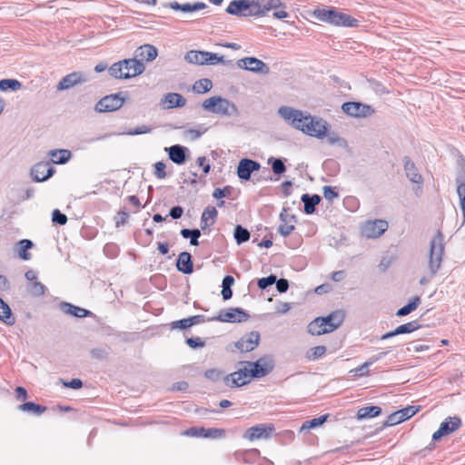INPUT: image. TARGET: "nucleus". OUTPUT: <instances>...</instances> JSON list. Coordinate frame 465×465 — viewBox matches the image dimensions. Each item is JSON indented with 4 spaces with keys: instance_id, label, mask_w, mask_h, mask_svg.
Listing matches in <instances>:
<instances>
[{
    "instance_id": "nucleus-17",
    "label": "nucleus",
    "mask_w": 465,
    "mask_h": 465,
    "mask_svg": "<svg viewBox=\"0 0 465 465\" xmlns=\"http://www.w3.org/2000/svg\"><path fill=\"white\" fill-rule=\"evenodd\" d=\"M261 168L260 163L257 161L243 158L240 160L237 166V175L241 180L249 181L253 172L259 171Z\"/></svg>"
},
{
    "instance_id": "nucleus-32",
    "label": "nucleus",
    "mask_w": 465,
    "mask_h": 465,
    "mask_svg": "<svg viewBox=\"0 0 465 465\" xmlns=\"http://www.w3.org/2000/svg\"><path fill=\"white\" fill-rule=\"evenodd\" d=\"M60 308H61L62 312H64L65 314H69V315L74 316L76 318L88 317L93 314L92 312H90L84 308L75 306L69 302H62L60 304Z\"/></svg>"
},
{
    "instance_id": "nucleus-31",
    "label": "nucleus",
    "mask_w": 465,
    "mask_h": 465,
    "mask_svg": "<svg viewBox=\"0 0 465 465\" xmlns=\"http://www.w3.org/2000/svg\"><path fill=\"white\" fill-rule=\"evenodd\" d=\"M272 430V428H269V431L267 430V427L263 424H259L256 426H252L249 428L244 437L248 439L249 440H254L262 438H268L270 435V432Z\"/></svg>"
},
{
    "instance_id": "nucleus-4",
    "label": "nucleus",
    "mask_w": 465,
    "mask_h": 465,
    "mask_svg": "<svg viewBox=\"0 0 465 465\" xmlns=\"http://www.w3.org/2000/svg\"><path fill=\"white\" fill-rule=\"evenodd\" d=\"M202 106L206 111L223 116L236 117L240 114L233 102L221 96H212L206 99Z\"/></svg>"
},
{
    "instance_id": "nucleus-63",
    "label": "nucleus",
    "mask_w": 465,
    "mask_h": 465,
    "mask_svg": "<svg viewBox=\"0 0 465 465\" xmlns=\"http://www.w3.org/2000/svg\"><path fill=\"white\" fill-rule=\"evenodd\" d=\"M154 175L158 179H163L166 177V172H165V163L163 162H157L154 164Z\"/></svg>"
},
{
    "instance_id": "nucleus-7",
    "label": "nucleus",
    "mask_w": 465,
    "mask_h": 465,
    "mask_svg": "<svg viewBox=\"0 0 465 465\" xmlns=\"http://www.w3.org/2000/svg\"><path fill=\"white\" fill-rule=\"evenodd\" d=\"M329 124L322 118L315 117L310 114L307 115V121L305 128L302 129V133L318 139H322L326 135Z\"/></svg>"
},
{
    "instance_id": "nucleus-19",
    "label": "nucleus",
    "mask_w": 465,
    "mask_h": 465,
    "mask_svg": "<svg viewBox=\"0 0 465 465\" xmlns=\"http://www.w3.org/2000/svg\"><path fill=\"white\" fill-rule=\"evenodd\" d=\"M123 71L124 74V79L135 77L143 74L145 70V65L143 62L136 58H129L122 60Z\"/></svg>"
},
{
    "instance_id": "nucleus-44",
    "label": "nucleus",
    "mask_w": 465,
    "mask_h": 465,
    "mask_svg": "<svg viewBox=\"0 0 465 465\" xmlns=\"http://www.w3.org/2000/svg\"><path fill=\"white\" fill-rule=\"evenodd\" d=\"M268 164L271 165L272 173L276 175H281L286 172V165L282 158L270 157Z\"/></svg>"
},
{
    "instance_id": "nucleus-36",
    "label": "nucleus",
    "mask_w": 465,
    "mask_h": 465,
    "mask_svg": "<svg viewBox=\"0 0 465 465\" xmlns=\"http://www.w3.org/2000/svg\"><path fill=\"white\" fill-rule=\"evenodd\" d=\"M0 320L6 325H14L15 318L12 313L10 306L0 297Z\"/></svg>"
},
{
    "instance_id": "nucleus-28",
    "label": "nucleus",
    "mask_w": 465,
    "mask_h": 465,
    "mask_svg": "<svg viewBox=\"0 0 465 465\" xmlns=\"http://www.w3.org/2000/svg\"><path fill=\"white\" fill-rule=\"evenodd\" d=\"M177 270L184 274H191L193 272L192 255L188 252H182L176 262Z\"/></svg>"
},
{
    "instance_id": "nucleus-37",
    "label": "nucleus",
    "mask_w": 465,
    "mask_h": 465,
    "mask_svg": "<svg viewBox=\"0 0 465 465\" xmlns=\"http://www.w3.org/2000/svg\"><path fill=\"white\" fill-rule=\"evenodd\" d=\"M207 56L206 51L191 50L185 55V60L190 64H205Z\"/></svg>"
},
{
    "instance_id": "nucleus-48",
    "label": "nucleus",
    "mask_w": 465,
    "mask_h": 465,
    "mask_svg": "<svg viewBox=\"0 0 465 465\" xmlns=\"http://www.w3.org/2000/svg\"><path fill=\"white\" fill-rule=\"evenodd\" d=\"M328 417H329L328 414H324L318 418H313L310 420H306L302 425L300 430L302 431L305 430H310V429H314L316 427H319V426L322 425L327 420Z\"/></svg>"
},
{
    "instance_id": "nucleus-6",
    "label": "nucleus",
    "mask_w": 465,
    "mask_h": 465,
    "mask_svg": "<svg viewBox=\"0 0 465 465\" xmlns=\"http://www.w3.org/2000/svg\"><path fill=\"white\" fill-rule=\"evenodd\" d=\"M126 101L123 92L111 94L101 98L95 104L94 110L98 113H110L122 108Z\"/></svg>"
},
{
    "instance_id": "nucleus-5",
    "label": "nucleus",
    "mask_w": 465,
    "mask_h": 465,
    "mask_svg": "<svg viewBox=\"0 0 465 465\" xmlns=\"http://www.w3.org/2000/svg\"><path fill=\"white\" fill-rule=\"evenodd\" d=\"M279 115L293 128L302 131L305 128L307 115L309 113L293 109L288 106H281L278 110Z\"/></svg>"
},
{
    "instance_id": "nucleus-40",
    "label": "nucleus",
    "mask_w": 465,
    "mask_h": 465,
    "mask_svg": "<svg viewBox=\"0 0 465 465\" xmlns=\"http://www.w3.org/2000/svg\"><path fill=\"white\" fill-rule=\"evenodd\" d=\"M18 409L25 412H31L35 415H41L46 410V407L36 404L33 401H27L18 406Z\"/></svg>"
},
{
    "instance_id": "nucleus-62",
    "label": "nucleus",
    "mask_w": 465,
    "mask_h": 465,
    "mask_svg": "<svg viewBox=\"0 0 465 465\" xmlns=\"http://www.w3.org/2000/svg\"><path fill=\"white\" fill-rule=\"evenodd\" d=\"M373 363V361H366L362 365L355 368L351 371L354 372L355 376H365L369 373V366Z\"/></svg>"
},
{
    "instance_id": "nucleus-55",
    "label": "nucleus",
    "mask_w": 465,
    "mask_h": 465,
    "mask_svg": "<svg viewBox=\"0 0 465 465\" xmlns=\"http://www.w3.org/2000/svg\"><path fill=\"white\" fill-rule=\"evenodd\" d=\"M326 352V347L323 345H319L312 348L308 353V359L310 360H317L323 356Z\"/></svg>"
},
{
    "instance_id": "nucleus-10",
    "label": "nucleus",
    "mask_w": 465,
    "mask_h": 465,
    "mask_svg": "<svg viewBox=\"0 0 465 465\" xmlns=\"http://www.w3.org/2000/svg\"><path fill=\"white\" fill-rule=\"evenodd\" d=\"M243 367L239 368L236 371L230 373L223 378L226 386L234 388L243 386L251 381L252 377L249 371V367L242 364Z\"/></svg>"
},
{
    "instance_id": "nucleus-58",
    "label": "nucleus",
    "mask_w": 465,
    "mask_h": 465,
    "mask_svg": "<svg viewBox=\"0 0 465 465\" xmlns=\"http://www.w3.org/2000/svg\"><path fill=\"white\" fill-rule=\"evenodd\" d=\"M322 193L326 200L332 202L335 198L339 197V193L334 187L325 185L322 188Z\"/></svg>"
},
{
    "instance_id": "nucleus-26",
    "label": "nucleus",
    "mask_w": 465,
    "mask_h": 465,
    "mask_svg": "<svg viewBox=\"0 0 465 465\" xmlns=\"http://www.w3.org/2000/svg\"><path fill=\"white\" fill-rule=\"evenodd\" d=\"M321 321L326 327L327 332H331L338 329L344 321V313L342 311H335L328 314L326 317H321Z\"/></svg>"
},
{
    "instance_id": "nucleus-20",
    "label": "nucleus",
    "mask_w": 465,
    "mask_h": 465,
    "mask_svg": "<svg viewBox=\"0 0 465 465\" xmlns=\"http://www.w3.org/2000/svg\"><path fill=\"white\" fill-rule=\"evenodd\" d=\"M123 71L124 74V79L135 77L143 74L145 70V65L143 62L136 58H129L122 60Z\"/></svg>"
},
{
    "instance_id": "nucleus-29",
    "label": "nucleus",
    "mask_w": 465,
    "mask_h": 465,
    "mask_svg": "<svg viewBox=\"0 0 465 465\" xmlns=\"http://www.w3.org/2000/svg\"><path fill=\"white\" fill-rule=\"evenodd\" d=\"M403 164L406 176L410 179V181L414 183H421L423 181L422 176L418 172L415 163L411 160L410 157L405 156L403 158Z\"/></svg>"
},
{
    "instance_id": "nucleus-59",
    "label": "nucleus",
    "mask_w": 465,
    "mask_h": 465,
    "mask_svg": "<svg viewBox=\"0 0 465 465\" xmlns=\"http://www.w3.org/2000/svg\"><path fill=\"white\" fill-rule=\"evenodd\" d=\"M52 221L54 223L64 225L67 223V216L58 209H55L52 213Z\"/></svg>"
},
{
    "instance_id": "nucleus-57",
    "label": "nucleus",
    "mask_w": 465,
    "mask_h": 465,
    "mask_svg": "<svg viewBox=\"0 0 465 465\" xmlns=\"http://www.w3.org/2000/svg\"><path fill=\"white\" fill-rule=\"evenodd\" d=\"M205 378L212 381H218L223 377V371L217 369H209L204 372Z\"/></svg>"
},
{
    "instance_id": "nucleus-30",
    "label": "nucleus",
    "mask_w": 465,
    "mask_h": 465,
    "mask_svg": "<svg viewBox=\"0 0 465 465\" xmlns=\"http://www.w3.org/2000/svg\"><path fill=\"white\" fill-rule=\"evenodd\" d=\"M158 54L157 48L152 45L146 44L141 45L135 51V57H139L141 62L146 61L151 62L153 61Z\"/></svg>"
},
{
    "instance_id": "nucleus-25",
    "label": "nucleus",
    "mask_w": 465,
    "mask_h": 465,
    "mask_svg": "<svg viewBox=\"0 0 465 465\" xmlns=\"http://www.w3.org/2000/svg\"><path fill=\"white\" fill-rule=\"evenodd\" d=\"M186 104V99L178 93H168L161 99L160 105L163 109L181 108Z\"/></svg>"
},
{
    "instance_id": "nucleus-61",
    "label": "nucleus",
    "mask_w": 465,
    "mask_h": 465,
    "mask_svg": "<svg viewBox=\"0 0 465 465\" xmlns=\"http://www.w3.org/2000/svg\"><path fill=\"white\" fill-rule=\"evenodd\" d=\"M151 132H152L151 127L143 124V125L137 126L135 129L129 130L128 132L124 133V134L139 135V134H150Z\"/></svg>"
},
{
    "instance_id": "nucleus-43",
    "label": "nucleus",
    "mask_w": 465,
    "mask_h": 465,
    "mask_svg": "<svg viewBox=\"0 0 465 465\" xmlns=\"http://www.w3.org/2000/svg\"><path fill=\"white\" fill-rule=\"evenodd\" d=\"M18 245V254L20 258L23 260H29L31 258V253L27 251L30 250L34 243L31 240L24 239L17 242Z\"/></svg>"
},
{
    "instance_id": "nucleus-22",
    "label": "nucleus",
    "mask_w": 465,
    "mask_h": 465,
    "mask_svg": "<svg viewBox=\"0 0 465 465\" xmlns=\"http://www.w3.org/2000/svg\"><path fill=\"white\" fill-rule=\"evenodd\" d=\"M185 434L192 437L217 439L224 435V430L217 428L205 429L203 427H192L185 431Z\"/></svg>"
},
{
    "instance_id": "nucleus-56",
    "label": "nucleus",
    "mask_w": 465,
    "mask_h": 465,
    "mask_svg": "<svg viewBox=\"0 0 465 465\" xmlns=\"http://www.w3.org/2000/svg\"><path fill=\"white\" fill-rule=\"evenodd\" d=\"M274 282H276V276L274 274H271L267 277L259 279L257 284L261 290H265L269 286L274 284Z\"/></svg>"
},
{
    "instance_id": "nucleus-12",
    "label": "nucleus",
    "mask_w": 465,
    "mask_h": 465,
    "mask_svg": "<svg viewBox=\"0 0 465 465\" xmlns=\"http://www.w3.org/2000/svg\"><path fill=\"white\" fill-rule=\"evenodd\" d=\"M462 425L461 419L458 416L448 417L446 418L440 425L438 430H436L432 435V440L438 441L442 437L447 436L457 430H459Z\"/></svg>"
},
{
    "instance_id": "nucleus-50",
    "label": "nucleus",
    "mask_w": 465,
    "mask_h": 465,
    "mask_svg": "<svg viewBox=\"0 0 465 465\" xmlns=\"http://www.w3.org/2000/svg\"><path fill=\"white\" fill-rule=\"evenodd\" d=\"M21 83L16 79H2L0 80V90L5 92L7 90L17 91L21 88Z\"/></svg>"
},
{
    "instance_id": "nucleus-45",
    "label": "nucleus",
    "mask_w": 465,
    "mask_h": 465,
    "mask_svg": "<svg viewBox=\"0 0 465 465\" xmlns=\"http://www.w3.org/2000/svg\"><path fill=\"white\" fill-rule=\"evenodd\" d=\"M233 236L237 244H242L249 241L251 234L246 228L238 224L234 228Z\"/></svg>"
},
{
    "instance_id": "nucleus-34",
    "label": "nucleus",
    "mask_w": 465,
    "mask_h": 465,
    "mask_svg": "<svg viewBox=\"0 0 465 465\" xmlns=\"http://www.w3.org/2000/svg\"><path fill=\"white\" fill-rule=\"evenodd\" d=\"M49 155L55 164H64L72 158V153L67 149L51 150Z\"/></svg>"
},
{
    "instance_id": "nucleus-35",
    "label": "nucleus",
    "mask_w": 465,
    "mask_h": 465,
    "mask_svg": "<svg viewBox=\"0 0 465 465\" xmlns=\"http://www.w3.org/2000/svg\"><path fill=\"white\" fill-rule=\"evenodd\" d=\"M217 215L218 212L214 206H207L202 213L201 228L204 230L208 225L213 224Z\"/></svg>"
},
{
    "instance_id": "nucleus-21",
    "label": "nucleus",
    "mask_w": 465,
    "mask_h": 465,
    "mask_svg": "<svg viewBox=\"0 0 465 465\" xmlns=\"http://www.w3.org/2000/svg\"><path fill=\"white\" fill-rule=\"evenodd\" d=\"M87 77L81 72H74L64 76L58 83L56 88L59 91L70 89L77 84L87 82Z\"/></svg>"
},
{
    "instance_id": "nucleus-52",
    "label": "nucleus",
    "mask_w": 465,
    "mask_h": 465,
    "mask_svg": "<svg viewBox=\"0 0 465 465\" xmlns=\"http://www.w3.org/2000/svg\"><path fill=\"white\" fill-rule=\"evenodd\" d=\"M122 66H123L122 61H118V62L113 64L108 68L109 74L115 79H124V74Z\"/></svg>"
},
{
    "instance_id": "nucleus-33",
    "label": "nucleus",
    "mask_w": 465,
    "mask_h": 465,
    "mask_svg": "<svg viewBox=\"0 0 465 465\" xmlns=\"http://www.w3.org/2000/svg\"><path fill=\"white\" fill-rule=\"evenodd\" d=\"M301 200L304 204V213L312 214L315 212L316 206L320 203L322 198L318 194L310 195L309 193H304L302 195Z\"/></svg>"
},
{
    "instance_id": "nucleus-8",
    "label": "nucleus",
    "mask_w": 465,
    "mask_h": 465,
    "mask_svg": "<svg viewBox=\"0 0 465 465\" xmlns=\"http://www.w3.org/2000/svg\"><path fill=\"white\" fill-rule=\"evenodd\" d=\"M341 110L347 115L355 118H367L375 113L372 106L361 102H346L341 105Z\"/></svg>"
},
{
    "instance_id": "nucleus-23",
    "label": "nucleus",
    "mask_w": 465,
    "mask_h": 465,
    "mask_svg": "<svg viewBox=\"0 0 465 465\" xmlns=\"http://www.w3.org/2000/svg\"><path fill=\"white\" fill-rule=\"evenodd\" d=\"M281 224L278 228V232L286 237L290 235L294 230V223H296V216L293 214L287 213L286 208H283L280 213Z\"/></svg>"
},
{
    "instance_id": "nucleus-1",
    "label": "nucleus",
    "mask_w": 465,
    "mask_h": 465,
    "mask_svg": "<svg viewBox=\"0 0 465 465\" xmlns=\"http://www.w3.org/2000/svg\"><path fill=\"white\" fill-rule=\"evenodd\" d=\"M285 5L281 0H233L226 8V13L239 17L262 16L272 11L277 19L288 17Z\"/></svg>"
},
{
    "instance_id": "nucleus-38",
    "label": "nucleus",
    "mask_w": 465,
    "mask_h": 465,
    "mask_svg": "<svg viewBox=\"0 0 465 465\" xmlns=\"http://www.w3.org/2000/svg\"><path fill=\"white\" fill-rule=\"evenodd\" d=\"M381 413V408L379 406H367L359 409L357 411V419L364 420L369 418H374Z\"/></svg>"
},
{
    "instance_id": "nucleus-18",
    "label": "nucleus",
    "mask_w": 465,
    "mask_h": 465,
    "mask_svg": "<svg viewBox=\"0 0 465 465\" xmlns=\"http://www.w3.org/2000/svg\"><path fill=\"white\" fill-rule=\"evenodd\" d=\"M260 342V333L258 331H251L243 335L235 342V347L242 352H249L253 351Z\"/></svg>"
},
{
    "instance_id": "nucleus-51",
    "label": "nucleus",
    "mask_w": 465,
    "mask_h": 465,
    "mask_svg": "<svg viewBox=\"0 0 465 465\" xmlns=\"http://www.w3.org/2000/svg\"><path fill=\"white\" fill-rule=\"evenodd\" d=\"M420 328V324L417 321H412L404 324H401L396 328L398 335L411 333Z\"/></svg>"
},
{
    "instance_id": "nucleus-14",
    "label": "nucleus",
    "mask_w": 465,
    "mask_h": 465,
    "mask_svg": "<svg viewBox=\"0 0 465 465\" xmlns=\"http://www.w3.org/2000/svg\"><path fill=\"white\" fill-rule=\"evenodd\" d=\"M237 66L256 74H268L270 67L267 64L256 57H244L237 61Z\"/></svg>"
},
{
    "instance_id": "nucleus-39",
    "label": "nucleus",
    "mask_w": 465,
    "mask_h": 465,
    "mask_svg": "<svg viewBox=\"0 0 465 465\" xmlns=\"http://www.w3.org/2000/svg\"><path fill=\"white\" fill-rule=\"evenodd\" d=\"M420 298L419 296H414L408 302V304L400 308L397 311L396 315L399 317L406 316V315L410 314L411 312H412L413 311H415L418 308V306L420 305Z\"/></svg>"
},
{
    "instance_id": "nucleus-60",
    "label": "nucleus",
    "mask_w": 465,
    "mask_h": 465,
    "mask_svg": "<svg viewBox=\"0 0 465 465\" xmlns=\"http://www.w3.org/2000/svg\"><path fill=\"white\" fill-rule=\"evenodd\" d=\"M232 188L229 185L223 188H216L213 193V197L215 199H222L223 197H227L232 193Z\"/></svg>"
},
{
    "instance_id": "nucleus-49",
    "label": "nucleus",
    "mask_w": 465,
    "mask_h": 465,
    "mask_svg": "<svg viewBox=\"0 0 465 465\" xmlns=\"http://www.w3.org/2000/svg\"><path fill=\"white\" fill-rule=\"evenodd\" d=\"M457 183V194L460 199V209L465 221V178L461 181L460 178L456 179Z\"/></svg>"
},
{
    "instance_id": "nucleus-13",
    "label": "nucleus",
    "mask_w": 465,
    "mask_h": 465,
    "mask_svg": "<svg viewBox=\"0 0 465 465\" xmlns=\"http://www.w3.org/2000/svg\"><path fill=\"white\" fill-rule=\"evenodd\" d=\"M249 314L242 308H231L227 311H221L218 316L211 319V321H218L223 322H243L248 321Z\"/></svg>"
},
{
    "instance_id": "nucleus-15",
    "label": "nucleus",
    "mask_w": 465,
    "mask_h": 465,
    "mask_svg": "<svg viewBox=\"0 0 465 465\" xmlns=\"http://www.w3.org/2000/svg\"><path fill=\"white\" fill-rule=\"evenodd\" d=\"M419 410L420 406L411 405L397 411L388 416L382 427H391L405 421L406 420L414 416L419 411Z\"/></svg>"
},
{
    "instance_id": "nucleus-41",
    "label": "nucleus",
    "mask_w": 465,
    "mask_h": 465,
    "mask_svg": "<svg viewBox=\"0 0 465 465\" xmlns=\"http://www.w3.org/2000/svg\"><path fill=\"white\" fill-rule=\"evenodd\" d=\"M327 142L331 145H337L341 148H348V142L346 139L341 137L336 132H326Z\"/></svg>"
},
{
    "instance_id": "nucleus-53",
    "label": "nucleus",
    "mask_w": 465,
    "mask_h": 465,
    "mask_svg": "<svg viewBox=\"0 0 465 465\" xmlns=\"http://www.w3.org/2000/svg\"><path fill=\"white\" fill-rule=\"evenodd\" d=\"M219 63L223 64H232V61H225L223 56H219L217 54L207 52L205 64L213 65Z\"/></svg>"
},
{
    "instance_id": "nucleus-3",
    "label": "nucleus",
    "mask_w": 465,
    "mask_h": 465,
    "mask_svg": "<svg viewBox=\"0 0 465 465\" xmlns=\"http://www.w3.org/2000/svg\"><path fill=\"white\" fill-rule=\"evenodd\" d=\"M313 15L320 21L337 26L357 27L359 25V20L350 15L337 11L335 8L316 9Z\"/></svg>"
},
{
    "instance_id": "nucleus-47",
    "label": "nucleus",
    "mask_w": 465,
    "mask_h": 465,
    "mask_svg": "<svg viewBox=\"0 0 465 465\" xmlns=\"http://www.w3.org/2000/svg\"><path fill=\"white\" fill-rule=\"evenodd\" d=\"M212 87V81L208 78H203L194 83V84L193 85V90L197 94H204L210 91Z\"/></svg>"
},
{
    "instance_id": "nucleus-24",
    "label": "nucleus",
    "mask_w": 465,
    "mask_h": 465,
    "mask_svg": "<svg viewBox=\"0 0 465 465\" xmlns=\"http://www.w3.org/2000/svg\"><path fill=\"white\" fill-rule=\"evenodd\" d=\"M165 151L168 153L169 159L178 165H182L186 162L189 153L188 148L180 144L167 147Z\"/></svg>"
},
{
    "instance_id": "nucleus-42",
    "label": "nucleus",
    "mask_w": 465,
    "mask_h": 465,
    "mask_svg": "<svg viewBox=\"0 0 465 465\" xmlns=\"http://www.w3.org/2000/svg\"><path fill=\"white\" fill-rule=\"evenodd\" d=\"M307 328L308 332L311 333L312 335H322L324 333H328L326 331V327L321 321V317H318L314 319L312 322H311Z\"/></svg>"
},
{
    "instance_id": "nucleus-11",
    "label": "nucleus",
    "mask_w": 465,
    "mask_h": 465,
    "mask_svg": "<svg viewBox=\"0 0 465 465\" xmlns=\"http://www.w3.org/2000/svg\"><path fill=\"white\" fill-rule=\"evenodd\" d=\"M388 223L384 220L366 221L361 227V234L366 238H378L388 230Z\"/></svg>"
},
{
    "instance_id": "nucleus-9",
    "label": "nucleus",
    "mask_w": 465,
    "mask_h": 465,
    "mask_svg": "<svg viewBox=\"0 0 465 465\" xmlns=\"http://www.w3.org/2000/svg\"><path fill=\"white\" fill-rule=\"evenodd\" d=\"M239 364H245L252 378H262L269 374L272 369V361L268 357H262L256 361H240Z\"/></svg>"
},
{
    "instance_id": "nucleus-64",
    "label": "nucleus",
    "mask_w": 465,
    "mask_h": 465,
    "mask_svg": "<svg viewBox=\"0 0 465 465\" xmlns=\"http://www.w3.org/2000/svg\"><path fill=\"white\" fill-rule=\"evenodd\" d=\"M109 354L108 349L105 348H96L93 349L91 351V355L93 358L98 359V360H104L105 359Z\"/></svg>"
},
{
    "instance_id": "nucleus-54",
    "label": "nucleus",
    "mask_w": 465,
    "mask_h": 465,
    "mask_svg": "<svg viewBox=\"0 0 465 465\" xmlns=\"http://www.w3.org/2000/svg\"><path fill=\"white\" fill-rule=\"evenodd\" d=\"M29 291L33 296L39 297L45 294V286L42 282L35 281L30 284Z\"/></svg>"
},
{
    "instance_id": "nucleus-46",
    "label": "nucleus",
    "mask_w": 465,
    "mask_h": 465,
    "mask_svg": "<svg viewBox=\"0 0 465 465\" xmlns=\"http://www.w3.org/2000/svg\"><path fill=\"white\" fill-rule=\"evenodd\" d=\"M181 235L185 239H190V243L193 246L199 245V237L201 236V232L198 229H183L180 232Z\"/></svg>"
},
{
    "instance_id": "nucleus-2",
    "label": "nucleus",
    "mask_w": 465,
    "mask_h": 465,
    "mask_svg": "<svg viewBox=\"0 0 465 465\" xmlns=\"http://www.w3.org/2000/svg\"><path fill=\"white\" fill-rule=\"evenodd\" d=\"M444 254L443 235L440 231H437L434 237L430 242V255H429V270L430 278L422 277L420 280L421 285L427 284L430 278L433 277L441 266L442 257Z\"/></svg>"
},
{
    "instance_id": "nucleus-27",
    "label": "nucleus",
    "mask_w": 465,
    "mask_h": 465,
    "mask_svg": "<svg viewBox=\"0 0 465 465\" xmlns=\"http://www.w3.org/2000/svg\"><path fill=\"white\" fill-rule=\"evenodd\" d=\"M164 7H170L175 11H182L183 13H190V12H196L203 10L206 7V5L202 2H196L193 4L185 3V4H179L176 1L170 2L163 4Z\"/></svg>"
},
{
    "instance_id": "nucleus-16",
    "label": "nucleus",
    "mask_w": 465,
    "mask_h": 465,
    "mask_svg": "<svg viewBox=\"0 0 465 465\" xmlns=\"http://www.w3.org/2000/svg\"><path fill=\"white\" fill-rule=\"evenodd\" d=\"M55 170L49 162H40L31 168V176L35 182H45L52 177Z\"/></svg>"
}]
</instances>
